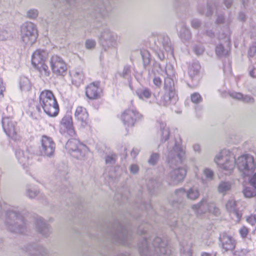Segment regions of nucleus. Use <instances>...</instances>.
<instances>
[{"instance_id":"nucleus-1","label":"nucleus","mask_w":256,"mask_h":256,"mask_svg":"<svg viewBox=\"0 0 256 256\" xmlns=\"http://www.w3.org/2000/svg\"><path fill=\"white\" fill-rule=\"evenodd\" d=\"M237 150V148H232V150H222L216 156L214 162L222 170L230 172L236 166L244 176H248L256 168L254 158L250 154H244L236 160L234 152Z\"/></svg>"},{"instance_id":"nucleus-2","label":"nucleus","mask_w":256,"mask_h":256,"mask_svg":"<svg viewBox=\"0 0 256 256\" xmlns=\"http://www.w3.org/2000/svg\"><path fill=\"white\" fill-rule=\"evenodd\" d=\"M5 212V226L9 231L21 234L26 227L22 210L18 207L9 206L0 201V216Z\"/></svg>"},{"instance_id":"nucleus-3","label":"nucleus","mask_w":256,"mask_h":256,"mask_svg":"<svg viewBox=\"0 0 256 256\" xmlns=\"http://www.w3.org/2000/svg\"><path fill=\"white\" fill-rule=\"evenodd\" d=\"M144 240L139 245V250L142 256H169L170 250L166 247V244L160 238H156L154 240L152 247L148 245L146 236L143 237Z\"/></svg>"},{"instance_id":"nucleus-4","label":"nucleus","mask_w":256,"mask_h":256,"mask_svg":"<svg viewBox=\"0 0 256 256\" xmlns=\"http://www.w3.org/2000/svg\"><path fill=\"white\" fill-rule=\"evenodd\" d=\"M40 104L46 114L50 116H57L59 107L52 92L45 90L40 96Z\"/></svg>"},{"instance_id":"nucleus-5","label":"nucleus","mask_w":256,"mask_h":256,"mask_svg":"<svg viewBox=\"0 0 256 256\" xmlns=\"http://www.w3.org/2000/svg\"><path fill=\"white\" fill-rule=\"evenodd\" d=\"M185 158V150L179 143L174 141L169 144L167 162L170 166L182 164Z\"/></svg>"},{"instance_id":"nucleus-6","label":"nucleus","mask_w":256,"mask_h":256,"mask_svg":"<svg viewBox=\"0 0 256 256\" xmlns=\"http://www.w3.org/2000/svg\"><path fill=\"white\" fill-rule=\"evenodd\" d=\"M66 148L72 157L80 160H84L89 152L86 146L75 138L69 140L66 144Z\"/></svg>"},{"instance_id":"nucleus-7","label":"nucleus","mask_w":256,"mask_h":256,"mask_svg":"<svg viewBox=\"0 0 256 256\" xmlns=\"http://www.w3.org/2000/svg\"><path fill=\"white\" fill-rule=\"evenodd\" d=\"M21 40L24 46H31L36 41L38 33L36 26L26 22L20 26Z\"/></svg>"},{"instance_id":"nucleus-8","label":"nucleus","mask_w":256,"mask_h":256,"mask_svg":"<svg viewBox=\"0 0 256 256\" xmlns=\"http://www.w3.org/2000/svg\"><path fill=\"white\" fill-rule=\"evenodd\" d=\"M118 38L116 34L107 28H103L98 36L100 42L105 50L116 48L118 45Z\"/></svg>"},{"instance_id":"nucleus-9","label":"nucleus","mask_w":256,"mask_h":256,"mask_svg":"<svg viewBox=\"0 0 256 256\" xmlns=\"http://www.w3.org/2000/svg\"><path fill=\"white\" fill-rule=\"evenodd\" d=\"M55 148L56 144L52 138L45 135L42 136L38 148L40 156L50 158L54 156Z\"/></svg>"},{"instance_id":"nucleus-10","label":"nucleus","mask_w":256,"mask_h":256,"mask_svg":"<svg viewBox=\"0 0 256 256\" xmlns=\"http://www.w3.org/2000/svg\"><path fill=\"white\" fill-rule=\"evenodd\" d=\"M192 208L198 214L209 212L215 216H218L220 213L219 209L216 204L213 202H208L206 198H202L199 203L193 205Z\"/></svg>"},{"instance_id":"nucleus-11","label":"nucleus","mask_w":256,"mask_h":256,"mask_svg":"<svg viewBox=\"0 0 256 256\" xmlns=\"http://www.w3.org/2000/svg\"><path fill=\"white\" fill-rule=\"evenodd\" d=\"M50 64L52 72L58 76H64L67 72V66L62 58L58 55L52 56Z\"/></svg>"},{"instance_id":"nucleus-12","label":"nucleus","mask_w":256,"mask_h":256,"mask_svg":"<svg viewBox=\"0 0 256 256\" xmlns=\"http://www.w3.org/2000/svg\"><path fill=\"white\" fill-rule=\"evenodd\" d=\"M16 124V122L12 118L4 117L2 120V128L4 132L8 137L14 140H16L18 138Z\"/></svg>"},{"instance_id":"nucleus-13","label":"nucleus","mask_w":256,"mask_h":256,"mask_svg":"<svg viewBox=\"0 0 256 256\" xmlns=\"http://www.w3.org/2000/svg\"><path fill=\"white\" fill-rule=\"evenodd\" d=\"M142 116L136 110L128 109L123 112L121 118L126 126L130 127L133 126L136 122L140 119Z\"/></svg>"},{"instance_id":"nucleus-14","label":"nucleus","mask_w":256,"mask_h":256,"mask_svg":"<svg viewBox=\"0 0 256 256\" xmlns=\"http://www.w3.org/2000/svg\"><path fill=\"white\" fill-rule=\"evenodd\" d=\"M186 175V170L183 168H178L172 170L168 174L167 181L170 185H176L182 182Z\"/></svg>"},{"instance_id":"nucleus-15","label":"nucleus","mask_w":256,"mask_h":256,"mask_svg":"<svg viewBox=\"0 0 256 256\" xmlns=\"http://www.w3.org/2000/svg\"><path fill=\"white\" fill-rule=\"evenodd\" d=\"M60 132L64 133L66 132L72 137L76 136L72 118L70 115L66 114L62 119L60 122Z\"/></svg>"},{"instance_id":"nucleus-16","label":"nucleus","mask_w":256,"mask_h":256,"mask_svg":"<svg viewBox=\"0 0 256 256\" xmlns=\"http://www.w3.org/2000/svg\"><path fill=\"white\" fill-rule=\"evenodd\" d=\"M16 156L20 164L23 166L27 167L32 164L31 161L32 158V154H30L28 149L25 150L18 148L16 150Z\"/></svg>"},{"instance_id":"nucleus-17","label":"nucleus","mask_w":256,"mask_h":256,"mask_svg":"<svg viewBox=\"0 0 256 256\" xmlns=\"http://www.w3.org/2000/svg\"><path fill=\"white\" fill-rule=\"evenodd\" d=\"M226 208L232 218L236 222H239L241 219L242 214L238 210L236 201L233 198L229 199L226 204Z\"/></svg>"},{"instance_id":"nucleus-18","label":"nucleus","mask_w":256,"mask_h":256,"mask_svg":"<svg viewBox=\"0 0 256 256\" xmlns=\"http://www.w3.org/2000/svg\"><path fill=\"white\" fill-rule=\"evenodd\" d=\"M101 93L102 89L100 88L99 82H92L86 88V96L90 100L98 98L100 96Z\"/></svg>"},{"instance_id":"nucleus-19","label":"nucleus","mask_w":256,"mask_h":256,"mask_svg":"<svg viewBox=\"0 0 256 256\" xmlns=\"http://www.w3.org/2000/svg\"><path fill=\"white\" fill-rule=\"evenodd\" d=\"M130 237V233L126 228L120 224L116 232L114 234V238L119 243L126 244Z\"/></svg>"},{"instance_id":"nucleus-20","label":"nucleus","mask_w":256,"mask_h":256,"mask_svg":"<svg viewBox=\"0 0 256 256\" xmlns=\"http://www.w3.org/2000/svg\"><path fill=\"white\" fill-rule=\"evenodd\" d=\"M74 117L76 120L80 122V126L84 128L88 125V114L86 108L78 106L75 111Z\"/></svg>"},{"instance_id":"nucleus-21","label":"nucleus","mask_w":256,"mask_h":256,"mask_svg":"<svg viewBox=\"0 0 256 256\" xmlns=\"http://www.w3.org/2000/svg\"><path fill=\"white\" fill-rule=\"evenodd\" d=\"M220 240L222 244V248L225 252L232 250L235 248V240L226 234L220 235Z\"/></svg>"},{"instance_id":"nucleus-22","label":"nucleus","mask_w":256,"mask_h":256,"mask_svg":"<svg viewBox=\"0 0 256 256\" xmlns=\"http://www.w3.org/2000/svg\"><path fill=\"white\" fill-rule=\"evenodd\" d=\"M175 194L182 198L186 196L188 198L192 200H195L200 196L199 191L198 188L195 187L191 188L187 192L183 188H180L176 190Z\"/></svg>"},{"instance_id":"nucleus-23","label":"nucleus","mask_w":256,"mask_h":256,"mask_svg":"<svg viewBox=\"0 0 256 256\" xmlns=\"http://www.w3.org/2000/svg\"><path fill=\"white\" fill-rule=\"evenodd\" d=\"M156 44L162 52L164 50L166 52H172L171 42L168 36H159L158 38V41L156 42Z\"/></svg>"},{"instance_id":"nucleus-24","label":"nucleus","mask_w":256,"mask_h":256,"mask_svg":"<svg viewBox=\"0 0 256 256\" xmlns=\"http://www.w3.org/2000/svg\"><path fill=\"white\" fill-rule=\"evenodd\" d=\"M47 56L48 52L46 50L40 49L36 50L32 56V66H36L44 62Z\"/></svg>"},{"instance_id":"nucleus-25","label":"nucleus","mask_w":256,"mask_h":256,"mask_svg":"<svg viewBox=\"0 0 256 256\" xmlns=\"http://www.w3.org/2000/svg\"><path fill=\"white\" fill-rule=\"evenodd\" d=\"M36 228L40 234L44 237H48L51 230L48 225L42 218H39L36 221Z\"/></svg>"},{"instance_id":"nucleus-26","label":"nucleus","mask_w":256,"mask_h":256,"mask_svg":"<svg viewBox=\"0 0 256 256\" xmlns=\"http://www.w3.org/2000/svg\"><path fill=\"white\" fill-rule=\"evenodd\" d=\"M72 83L76 85L80 84L84 78V74L81 68H77L70 72Z\"/></svg>"},{"instance_id":"nucleus-27","label":"nucleus","mask_w":256,"mask_h":256,"mask_svg":"<svg viewBox=\"0 0 256 256\" xmlns=\"http://www.w3.org/2000/svg\"><path fill=\"white\" fill-rule=\"evenodd\" d=\"M200 68V66L197 62L192 63L190 66L188 70V75L192 80H195L197 81L198 80V74Z\"/></svg>"},{"instance_id":"nucleus-28","label":"nucleus","mask_w":256,"mask_h":256,"mask_svg":"<svg viewBox=\"0 0 256 256\" xmlns=\"http://www.w3.org/2000/svg\"><path fill=\"white\" fill-rule=\"evenodd\" d=\"M164 88L165 92H170L172 94H176L174 84L172 78L166 77L164 78Z\"/></svg>"},{"instance_id":"nucleus-29","label":"nucleus","mask_w":256,"mask_h":256,"mask_svg":"<svg viewBox=\"0 0 256 256\" xmlns=\"http://www.w3.org/2000/svg\"><path fill=\"white\" fill-rule=\"evenodd\" d=\"M176 94H172L170 92H165L164 95L157 100V104L160 106H167L170 104L171 100L174 98Z\"/></svg>"},{"instance_id":"nucleus-30","label":"nucleus","mask_w":256,"mask_h":256,"mask_svg":"<svg viewBox=\"0 0 256 256\" xmlns=\"http://www.w3.org/2000/svg\"><path fill=\"white\" fill-rule=\"evenodd\" d=\"M136 95L141 100L148 99L152 96V92L146 88H138L136 91Z\"/></svg>"},{"instance_id":"nucleus-31","label":"nucleus","mask_w":256,"mask_h":256,"mask_svg":"<svg viewBox=\"0 0 256 256\" xmlns=\"http://www.w3.org/2000/svg\"><path fill=\"white\" fill-rule=\"evenodd\" d=\"M230 48L227 46L224 48L223 45L220 44H218L216 48V54L218 56H226L229 54Z\"/></svg>"},{"instance_id":"nucleus-32","label":"nucleus","mask_w":256,"mask_h":256,"mask_svg":"<svg viewBox=\"0 0 256 256\" xmlns=\"http://www.w3.org/2000/svg\"><path fill=\"white\" fill-rule=\"evenodd\" d=\"M231 183L228 182L223 181L220 183L218 190L219 193L225 194L231 188Z\"/></svg>"},{"instance_id":"nucleus-33","label":"nucleus","mask_w":256,"mask_h":256,"mask_svg":"<svg viewBox=\"0 0 256 256\" xmlns=\"http://www.w3.org/2000/svg\"><path fill=\"white\" fill-rule=\"evenodd\" d=\"M20 86L21 90L28 91L30 88V83L29 80L25 76H22L20 79Z\"/></svg>"},{"instance_id":"nucleus-34","label":"nucleus","mask_w":256,"mask_h":256,"mask_svg":"<svg viewBox=\"0 0 256 256\" xmlns=\"http://www.w3.org/2000/svg\"><path fill=\"white\" fill-rule=\"evenodd\" d=\"M34 67L38 69L42 75L44 76H49L50 72L48 70V66L45 64L44 62L40 64V65L38 64V66H34Z\"/></svg>"},{"instance_id":"nucleus-35","label":"nucleus","mask_w":256,"mask_h":256,"mask_svg":"<svg viewBox=\"0 0 256 256\" xmlns=\"http://www.w3.org/2000/svg\"><path fill=\"white\" fill-rule=\"evenodd\" d=\"M244 196L247 198L253 197L256 195V188L252 185L250 186L246 187L243 191Z\"/></svg>"},{"instance_id":"nucleus-36","label":"nucleus","mask_w":256,"mask_h":256,"mask_svg":"<svg viewBox=\"0 0 256 256\" xmlns=\"http://www.w3.org/2000/svg\"><path fill=\"white\" fill-rule=\"evenodd\" d=\"M160 126L162 130V140H164V141H166L169 138V128L166 126V124L164 123L160 124Z\"/></svg>"},{"instance_id":"nucleus-37","label":"nucleus","mask_w":256,"mask_h":256,"mask_svg":"<svg viewBox=\"0 0 256 256\" xmlns=\"http://www.w3.org/2000/svg\"><path fill=\"white\" fill-rule=\"evenodd\" d=\"M140 53L142 58L144 66V67H146L150 62V54L148 50H142Z\"/></svg>"},{"instance_id":"nucleus-38","label":"nucleus","mask_w":256,"mask_h":256,"mask_svg":"<svg viewBox=\"0 0 256 256\" xmlns=\"http://www.w3.org/2000/svg\"><path fill=\"white\" fill-rule=\"evenodd\" d=\"M120 76L128 80L131 78V70L129 66H126L124 68L123 70L120 73Z\"/></svg>"},{"instance_id":"nucleus-39","label":"nucleus","mask_w":256,"mask_h":256,"mask_svg":"<svg viewBox=\"0 0 256 256\" xmlns=\"http://www.w3.org/2000/svg\"><path fill=\"white\" fill-rule=\"evenodd\" d=\"M152 73L154 75H162V74L164 72L163 70L161 68L160 64L156 62H155L153 64L152 68Z\"/></svg>"},{"instance_id":"nucleus-40","label":"nucleus","mask_w":256,"mask_h":256,"mask_svg":"<svg viewBox=\"0 0 256 256\" xmlns=\"http://www.w3.org/2000/svg\"><path fill=\"white\" fill-rule=\"evenodd\" d=\"M164 73L167 76L166 77L173 78L175 74L174 66L170 64H166Z\"/></svg>"},{"instance_id":"nucleus-41","label":"nucleus","mask_w":256,"mask_h":256,"mask_svg":"<svg viewBox=\"0 0 256 256\" xmlns=\"http://www.w3.org/2000/svg\"><path fill=\"white\" fill-rule=\"evenodd\" d=\"M26 193L30 198H34L38 195L39 190L35 188H28L26 189Z\"/></svg>"},{"instance_id":"nucleus-42","label":"nucleus","mask_w":256,"mask_h":256,"mask_svg":"<svg viewBox=\"0 0 256 256\" xmlns=\"http://www.w3.org/2000/svg\"><path fill=\"white\" fill-rule=\"evenodd\" d=\"M34 249L36 252V254H37L38 256H40V255L44 256L47 254L46 250L41 246H36Z\"/></svg>"},{"instance_id":"nucleus-43","label":"nucleus","mask_w":256,"mask_h":256,"mask_svg":"<svg viewBox=\"0 0 256 256\" xmlns=\"http://www.w3.org/2000/svg\"><path fill=\"white\" fill-rule=\"evenodd\" d=\"M116 160V154H112L106 157V163L107 164L112 166L114 164Z\"/></svg>"},{"instance_id":"nucleus-44","label":"nucleus","mask_w":256,"mask_h":256,"mask_svg":"<svg viewBox=\"0 0 256 256\" xmlns=\"http://www.w3.org/2000/svg\"><path fill=\"white\" fill-rule=\"evenodd\" d=\"M38 12L36 9H30L26 12V16L30 19H35L38 16Z\"/></svg>"},{"instance_id":"nucleus-45","label":"nucleus","mask_w":256,"mask_h":256,"mask_svg":"<svg viewBox=\"0 0 256 256\" xmlns=\"http://www.w3.org/2000/svg\"><path fill=\"white\" fill-rule=\"evenodd\" d=\"M191 100L194 104H198L202 101V98L198 93L194 92L191 95Z\"/></svg>"},{"instance_id":"nucleus-46","label":"nucleus","mask_w":256,"mask_h":256,"mask_svg":"<svg viewBox=\"0 0 256 256\" xmlns=\"http://www.w3.org/2000/svg\"><path fill=\"white\" fill-rule=\"evenodd\" d=\"M203 172L208 180H211L214 178V174L212 170L206 168L204 170Z\"/></svg>"},{"instance_id":"nucleus-47","label":"nucleus","mask_w":256,"mask_h":256,"mask_svg":"<svg viewBox=\"0 0 256 256\" xmlns=\"http://www.w3.org/2000/svg\"><path fill=\"white\" fill-rule=\"evenodd\" d=\"M160 158L159 154L157 153H153L151 154L148 160V163L152 165H154L156 164Z\"/></svg>"},{"instance_id":"nucleus-48","label":"nucleus","mask_w":256,"mask_h":256,"mask_svg":"<svg viewBox=\"0 0 256 256\" xmlns=\"http://www.w3.org/2000/svg\"><path fill=\"white\" fill-rule=\"evenodd\" d=\"M241 101L246 104H253L254 103L255 100L253 97L250 95H243Z\"/></svg>"},{"instance_id":"nucleus-49","label":"nucleus","mask_w":256,"mask_h":256,"mask_svg":"<svg viewBox=\"0 0 256 256\" xmlns=\"http://www.w3.org/2000/svg\"><path fill=\"white\" fill-rule=\"evenodd\" d=\"M180 34L182 38H184V39L188 38L190 36L189 30L185 27L182 28V30L180 32Z\"/></svg>"},{"instance_id":"nucleus-50","label":"nucleus","mask_w":256,"mask_h":256,"mask_svg":"<svg viewBox=\"0 0 256 256\" xmlns=\"http://www.w3.org/2000/svg\"><path fill=\"white\" fill-rule=\"evenodd\" d=\"M153 83L157 88H160L162 85V81L159 75H154Z\"/></svg>"},{"instance_id":"nucleus-51","label":"nucleus","mask_w":256,"mask_h":256,"mask_svg":"<svg viewBox=\"0 0 256 256\" xmlns=\"http://www.w3.org/2000/svg\"><path fill=\"white\" fill-rule=\"evenodd\" d=\"M246 222L252 226L256 224V214H251L246 218Z\"/></svg>"},{"instance_id":"nucleus-52","label":"nucleus","mask_w":256,"mask_h":256,"mask_svg":"<svg viewBox=\"0 0 256 256\" xmlns=\"http://www.w3.org/2000/svg\"><path fill=\"white\" fill-rule=\"evenodd\" d=\"M230 96L234 99L242 100V98H243V94L240 92H232L229 94Z\"/></svg>"},{"instance_id":"nucleus-53","label":"nucleus","mask_w":256,"mask_h":256,"mask_svg":"<svg viewBox=\"0 0 256 256\" xmlns=\"http://www.w3.org/2000/svg\"><path fill=\"white\" fill-rule=\"evenodd\" d=\"M213 8H212V6L210 5V4H208L206 8L204 10L201 11L200 9L198 10V11L200 12L202 14L205 13L206 15L208 16H210L212 14V9Z\"/></svg>"},{"instance_id":"nucleus-54","label":"nucleus","mask_w":256,"mask_h":256,"mask_svg":"<svg viewBox=\"0 0 256 256\" xmlns=\"http://www.w3.org/2000/svg\"><path fill=\"white\" fill-rule=\"evenodd\" d=\"M239 232L241 237L243 238H246L248 234V230L245 226H242L239 230Z\"/></svg>"},{"instance_id":"nucleus-55","label":"nucleus","mask_w":256,"mask_h":256,"mask_svg":"<svg viewBox=\"0 0 256 256\" xmlns=\"http://www.w3.org/2000/svg\"><path fill=\"white\" fill-rule=\"evenodd\" d=\"M96 46V42L92 40H88L86 42V46L88 49L94 48Z\"/></svg>"},{"instance_id":"nucleus-56","label":"nucleus","mask_w":256,"mask_h":256,"mask_svg":"<svg viewBox=\"0 0 256 256\" xmlns=\"http://www.w3.org/2000/svg\"><path fill=\"white\" fill-rule=\"evenodd\" d=\"M194 52L195 54L197 55L202 54L204 51V48L201 46H196L194 48Z\"/></svg>"},{"instance_id":"nucleus-57","label":"nucleus","mask_w":256,"mask_h":256,"mask_svg":"<svg viewBox=\"0 0 256 256\" xmlns=\"http://www.w3.org/2000/svg\"><path fill=\"white\" fill-rule=\"evenodd\" d=\"M248 54L250 57L256 56V46L254 45L250 47Z\"/></svg>"},{"instance_id":"nucleus-58","label":"nucleus","mask_w":256,"mask_h":256,"mask_svg":"<svg viewBox=\"0 0 256 256\" xmlns=\"http://www.w3.org/2000/svg\"><path fill=\"white\" fill-rule=\"evenodd\" d=\"M191 24L193 28L197 29L200 26L201 23L198 20L193 19L191 22Z\"/></svg>"},{"instance_id":"nucleus-59","label":"nucleus","mask_w":256,"mask_h":256,"mask_svg":"<svg viewBox=\"0 0 256 256\" xmlns=\"http://www.w3.org/2000/svg\"><path fill=\"white\" fill-rule=\"evenodd\" d=\"M6 88L2 80L0 79V100L4 98L3 92L5 90Z\"/></svg>"},{"instance_id":"nucleus-60","label":"nucleus","mask_w":256,"mask_h":256,"mask_svg":"<svg viewBox=\"0 0 256 256\" xmlns=\"http://www.w3.org/2000/svg\"><path fill=\"white\" fill-rule=\"evenodd\" d=\"M139 170L138 166L135 164H132L130 166V172L134 174H136Z\"/></svg>"},{"instance_id":"nucleus-61","label":"nucleus","mask_w":256,"mask_h":256,"mask_svg":"<svg viewBox=\"0 0 256 256\" xmlns=\"http://www.w3.org/2000/svg\"><path fill=\"white\" fill-rule=\"evenodd\" d=\"M250 182L255 188H256V172L254 173L250 179Z\"/></svg>"},{"instance_id":"nucleus-62","label":"nucleus","mask_w":256,"mask_h":256,"mask_svg":"<svg viewBox=\"0 0 256 256\" xmlns=\"http://www.w3.org/2000/svg\"><path fill=\"white\" fill-rule=\"evenodd\" d=\"M100 8L102 12H104L105 11L108 10V2H104L102 4V6H100Z\"/></svg>"},{"instance_id":"nucleus-63","label":"nucleus","mask_w":256,"mask_h":256,"mask_svg":"<svg viewBox=\"0 0 256 256\" xmlns=\"http://www.w3.org/2000/svg\"><path fill=\"white\" fill-rule=\"evenodd\" d=\"M140 150L138 148H134L131 152V156L134 158H136V156L139 153Z\"/></svg>"},{"instance_id":"nucleus-64","label":"nucleus","mask_w":256,"mask_h":256,"mask_svg":"<svg viewBox=\"0 0 256 256\" xmlns=\"http://www.w3.org/2000/svg\"><path fill=\"white\" fill-rule=\"evenodd\" d=\"M192 252L190 249L188 248L186 250H184L182 252V256H192Z\"/></svg>"}]
</instances>
